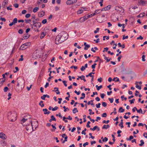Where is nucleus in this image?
<instances>
[{"label":"nucleus","instance_id":"obj_34","mask_svg":"<svg viewBox=\"0 0 147 147\" xmlns=\"http://www.w3.org/2000/svg\"><path fill=\"white\" fill-rule=\"evenodd\" d=\"M79 20L80 22H82L84 21L83 17L80 18Z\"/></svg>","mask_w":147,"mask_h":147},{"label":"nucleus","instance_id":"obj_10","mask_svg":"<svg viewBox=\"0 0 147 147\" xmlns=\"http://www.w3.org/2000/svg\"><path fill=\"white\" fill-rule=\"evenodd\" d=\"M8 1L7 0H4L2 4V6L4 8L5 7V5L8 3Z\"/></svg>","mask_w":147,"mask_h":147},{"label":"nucleus","instance_id":"obj_46","mask_svg":"<svg viewBox=\"0 0 147 147\" xmlns=\"http://www.w3.org/2000/svg\"><path fill=\"white\" fill-rule=\"evenodd\" d=\"M30 14L29 13H27L25 17L26 18H28L30 17Z\"/></svg>","mask_w":147,"mask_h":147},{"label":"nucleus","instance_id":"obj_53","mask_svg":"<svg viewBox=\"0 0 147 147\" xmlns=\"http://www.w3.org/2000/svg\"><path fill=\"white\" fill-rule=\"evenodd\" d=\"M107 113H103L102 115V117H107Z\"/></svg>","mask_w":147,"mask_h":147},{"label":"nucleus","instance_id":"obj_33","mask_svg":"<svg viewBox=\"0 0 147 147\" xmlns=\"http://www.w3.org/2000/svg\"><path fill=\"white\" fill-rule=\"evenodd\" d=\"M133 139V137L132 136H131L129 137V138H127L126 139L127 140H131Z\"/></svg>","mask_w":147,"mask_h":147},{"label":"nucleus","instance_id":"obj_50","mask_svg":"<svg viewBox=\"0 0 147 147\" xmlns=\"http://www.w3.org/2000/svg\"><path fill=\"white\" fill-rule=\"evenodd\" d=\"M99 30V28H97L96 30L94 31V33L95 34L97 32H98Z\"/></svg>","mask_w":147,"mask_h":147},{"label":"nucleus","instance_id":"obj_59","mask_svg":"<svg viewBox=\"0 0 147 147\" xmlns=\"http://www.w3.org/2000/svg\"><path fill=\"white\" fill-rule=\"evenodd\" d=\"M105 96V95L104 94H101L100 96L102 98H103L104 96Z\"/></svg>","mask_w":147,"mask_h":147},{"label":"nucleus","instance_id":"obj_38","mask_svg":"<svg viewBox=\"0 0 147 147\" xmlns=\"http://www.w3.org/2000/svg\"><path fill=\"white\" fill-rule=\"evenodd\" d=\"M9 90V88L7 86L5 87L4 89V92H6Z\"/></svg>","mask_w":147,"mask_h":147},{"label":"nucleus","instance_id":"obj_30","mask_svg":"<svg viewBox=\"0 0 147 147\" xmlns=\"http://www.w3.org/2000/svg\"><path fill=\"white\" fill-rule=\"evenodd\" d=\"M86 129L85 128L84 129L82 132V134L85 135L86 134V133L85 132L86 130Z\"/></svg>","mask_w":147,"mask_h":147},{"label":"nucleus","instance_id":"obj_5","mask_svg":"<svg viewBox=\"0 0 147 147\" xmlns=\"http://www.w3.org/2000/svg\"><path fill=\"white\" fill-rule=\"evenodd\" d=\"M16 82L17 83V84L15 88V89L17 92H19L22 90V88H19L20 83L18 81H17Z\"/></svg>","mask_w":147,"mask_h":147},{"label":"nucleus","instance_id":"obj_13","mask_svg":"<svg viewBox=\"0 0 147 147\" xmlns=\"http://www.w3.org/2000/svg\"><path fill=\"white\" fill-rule=\"evenodd\" d=\"M54 89L55 90L56 89V90H53V91H54L55 92H56V93L57 94H59L60 93V92L59 91V88L57 87H55L54 88Z\"/></svg>","mask_w":147,"mask_h":147},{"label":"nucleus","instance_id":"obj_4","mask_svg":"<svg viewBox=\"0 0 147 147\" xmlns=\"http://www.w3.org/2000/svg\"><path fill=\"white\" fill-rule=\"evenodd\" d=\"M30 123L31 124L32 128H33V127L34 126L35 129L37 127L38 125V121L36 120H35V121H33L32 122V121H30Z\"/></svg>","mask_w":147,"mask_h":147},{"label":"nucleus","instance_id":"obj_55","mask_svg":"<svg viewBox=\"0 0 147 147\" xmlns=\"http://www.w3.org/2000/svg\"><path fill=\"white\" fill-rule=\"evenodd\" d=\"M32 85H31L30 86V87H26V88L28 91H29L30 90V89L32 87Z\"/></svg>","mask_w":147,"mask_h":147},{"label":"nucleus","instance_id":"obj_39","mask_svg":"<svg viewBox=\"0 0 147 147\" xmlns=\"http://www.w3.org/2000/svg\"><path fill=\"white\" fill-rule=\"evenodd\" d=\"M23 30L22 29H20L18 31V33L20 34H22L23 33Z\"/></svg>","mask_w":147,"mask_h":147},{"label":"nucleus","instance_id":"obj_9","mask_svg":"<svg viewBox=\"0 0 147 147\" xmlns=\"http://www.w3.org/2000/svg\"><path fill=\"white\" fill-rule=\"evenodd\" d=\"M45 13V11H42L39 13L38 16L40 17H42L44 15Z\"/></svg>","mask_w":147,"mask_h":147},{"label":"nucleus","instance_id":"obj_41","mask_svg":"<svg viewBox=\"0 0 147 147\" xmlns=\"http://www.w3.org/2000/svg\"><path fill=\"white\" fill-rule=\"evenodd\" d=\"M118 26H119V27H121V26H122L123 27V28H125V26H124V24H118Z\"/></svg>","mask_w":147,"mask_h":147},{"label":"nucleus","instance_id":"obj_57","mask_svg":"<svg viewBox=\"0 0 147 147\" xmlns=\"http://www.w3.org/2000/svg\"><path fill=\"white\" fill-rule=\"evenodd\" d=\"M103 0H100V1L99 2V3L100 4V6L102 7L103 5L102 3L103 2Z\"/></svg>","mask_w":147,"mask_h":147},{"label":"nucleus","instance_id":"obj_51","mask_svg":"<svg viewBox=\"0 0 147 147\" xmlns=\"http://www.w3.org/2000/svg\"><path fill=\"white\" fill-rule=\"evenodd\" d=\"M105 37H106V39L107 40H108L109 39V36H104L103 37V40H105Z\"/></svg>","mask_w":147,"mask_h":147},{"label":"nucleus","instance_id":"obj_27","mask_svg":"<svg viewBox=\"0 0 147 147\" xmlns=\"http://www.w3.org/2000/svg\"><path fill=\"white\" fill-rule=\"evenodd\" d=\"M90 47V46L89 45H87L84 47V49L85 50H87L88 49V48Z\"/></svg>","mask_w":147,"mask_h":147},{"label":"nucleus","instance_id":"obj_24","mask_svg":"<svg viewBox=\"0 0 147 147\" xmlns=\"http://www.w3.org/2000/svg\"><path fill=\"white\" fill-rule=\"evenodd\" d=\"M145 15V13H141L140 14H139L138 16V17H144Z\"/></svg>","mask_w":147,"mask_h":147},{"label":"nucleus","instance_id":"obj_60","mask_svg":"<svg viewBox=\"0 0 147 147\" xmlns=\"http://www.w3.org/2000/svg\"><path fill=\"white\" fill-rule=\"evenodd\" d=\"M99 40H100L99 38H97L96 40H94V41L96 43H98L100 42Z\"/></svg>","mask_w":147,"mask_h":147},{"label":"nucleus","instance_id":"obj_62","mask_svg":"<svg viewBox=\"0 0 147 147\" xmlns=\"http://www.w3.org/2000/svg\"><path fill=\"white\" fill-rule=\"evenodd\" d=\"M0 20L4 22H5L6 21V19L5 18H2L1 17L0 18Z\"/></svg>","mask_w":147,"mask_h":147},{"label":"nucleus","instance_id":"obj_63","mask_svg":"<svg viewBox=\"0 0 147 147\" xmlns=\"http://www.w3.org/2000/svg\"><path fill=\"white\" fill-rule=\"evenodd\" d=\"M63 83L64 86H67V85L66 84L67 82L65 80H64L63 81Z\"/></svg>","mask_w":147,"mask_h":147},{"label":"nucleus","instance_id":"obj_17","mask_svg":"<svg viewBox=\"0 0 147 147\" xmlns=\"http://www.w3.org/2000/svg\"><path fill=\"white\" fill-rule=\"evenodd\" d=\"M66 3L67 5H70L73 4L71 0H67L66 2Z\"/></svg>","mask_w":147,"mask_h":147},{"label":"nucleus","instance_id":"obj_31","mask_svg":"<svg viewBox=\"0 0 147 147\" xmlns=\"http://www.w3.org/2000/svg\"><path fill=\"white\" fill-rule=\"evenodd\" d=\"M44 69H41V72H40V76H42L43 75V74L44 73Z\"/></svg>","mask_w":147,"mask_h":147},{"label":"nucleus","instance_id":"obj_48","mask_svg":"<svg viewBox=\"0 0 147 147\" xmlns=\"http://www.w3.org/2000/svg\"><path fill=\"white\" fill-rule=\"evenodd\" d=\"M108 99L110 101V103H112L113 102V98H109Z\"/></svg>","mask_w":147,"mask_h":147},{"label":"nucleus","instance_id":"obj_61","mask_svg":"<svg viewBox=\"0 0 147 147\" xmlns=\"http://www.w3.org/2000/svg\"><path fill=\"white\" fill-rule=\"evenodd\" d=\"M119 125L121 128H122L123 127V123L122 122H121L119 124Z\"/></svg>","mask_w":147,"mask_h":147},{"label":"nucleus","instance_id":"obj_54","mask_svg":"<svg viewBox=\"0 0 147 147\" xmlns=\"http://www.w3.org/2000/svg\"><path fill=\"white\" fill-rule=\"evenodd\" d=\"M143 38V37L141 36H140L139 37L137 38V39L138 40L141 39L142 40Z\"/></svg>","mask_w":147,"mask_h":147},{"label":"nucleus","instance_id":"obj_20","mask_svg":"<svg viewBox=\"0 0 147 147\" xmlns=\"http://www.w3.org/2000/svg\"><path fill=\"white\" fill-rule=\"evenodd\" d=\"M109 127H110V126L109 125H104L102 127V129H107L108 128H109Z\"/></svg>","mask_w":147,"mask_h":147},{"label":"nucleus","instance_id":"obj_6","mask_svg":"<svg viewBox=\"0 0 147 147\" xmlns=\"http://www.w3.org/2000/svg\"><path fill=\"white\" fill-rule=\"evenodd\" d=\"M115 9L117 11H119L120 12L122 13H123L124 11V10L123 9V7L119 6L116 7Z\"/></svg>","mask_w":147,"mask_h":147},{"label":"nucleus","instance_id":"obj_14","mask_svg":"<svg viewBox=\"0 0 147 147\" xmlns=\"http://www.w3.org/2000/svg\"><path fill=\"white\" fill-rule=\"evenodd\" d=\"M83 11L84 10L82 9V8H80L77 11V13L78 14H80L83 12Z\"/></svg>","mask_w":147,"mask_h":147},{"label":"nucleus","instance_id":"obj_42","mask_svg":"<svg viewBox=\"0 0 147 147\" xmlns=\"http://www.w3.org/2000/svg\"><path fill=\"white\" fill-rule=\"evenodd\" d=\"M47 22V20L46 19H45L43 20L42 22V23L43 24H45Z\"/></svg>","mask_w":147,"mask_h":147},{"label":"nucleus","instance_id":"obj_26","mask_svg":"<svg viewBox=\"0 0 147 147\" xmlns=\"http://www.w3.org/2000/svg\"><path fill=\"white\" fill-rule=\"evenodd\" d=\"M32 127L30 125L27 126L26 127V129L27 131H28L30 129H31Z\"/></svg>","mask_w":147,"mask_h":147},{"label":"nucleus","instance_id":"obj_18","mask_svg":"<svg viewBox=\"0 0 147 147\" xmlns=\"http://www.w3.org/2000/svg\"><path fill=\"white\" fill-rule=\"evenodd\" d=\"M46 35V32H42L41 34V36H40V38L41 39L43 38Z\"/></svg>","mask_w":147,"mask_h":147},{"label":"nucleus","instance_id":"obj_3","mask_svg":"<svg viewBox=\"0 0 147 147\" xmlns=\"http://www.w3.org/2000/svg\"><path fill=\"white\" fill-rule=\"evenodd\" d=\"M30 42H27L22 44L20 46V49L22 50H25L28 47V46L30 45Z\"/></svg>","mask_w":147,"mask_h":147},{"label":"nucleus","instance_id":"obj_44","mask_svg":"<svg viewBox=\"0 0 147 147\" xmlns=\"http://www.w3.org/2000/svg\"><path fill=\"white\" fill-rule=\"evenodd\" d=\"M46 96L45 94H44L43 96L41 97V98L43 100H45Z\"/></svg>","mask_w":147,"mask_h":147},{"label":"nucleus","instance_id":"obj_47","mask_svg":"<svg viewBox=\"0 0 147 147\" xmlns=\"http://www.w3.org/2000/svg\"><path fill=\"white\" fill-rule=\"evenodd\" d=\"M58 109V107L57 106H55L54 108L52 109L53 111H55L57 110Z\"/></svg>","mask_w":147,"mask_h":147},{"label":"nucleus","instance_id":"obj_58","mask_svg":"<svg viewBox=\"0 0 147 147\" xmlns=\"http://www.w3.org/2000/svg\"><path fill=\"white\" fill-rule=\"evenodd\" d=\"M70 68L71 69L74 68L75 69H77L78 68V67L73 65Z\"/></svg>","mask_w":147,"mask_h":147},{"label":"nucleus","instance_id":"obj_52","mask_svg":"<svg viewBox=\"0 0 147 147\" xmlns=\"http://www.w3.org/2000/svg\"><path fill=\"white\" fill-rule=\"evenodd\" d=\"M102 105L104 107H106L107 106V104L105 102L102 103Z\"/></svg>","mask_w":147,"mask_h":147},{"label":"nucleus","instance_id":"obj_43","mask_svg":"<svg viewBox=\"0 0 147 147\" xmlns=\"http://www.w3.org/2000/svg\"><path fill=\"white\" fill-rule=\"evenodd\" d=\"M51 118L52 119V120L53 121H56V119L54 117V116L53 115H52L51 116Z\"/></svg>","mask_w":147,"mask_h":147},{"label":"nucleus","instance_id":"obj_11","mask_svg":"<svg viewBox=\"0 0 147 147\" xmlns=\"http://www.w3.org/2000/svg\"><path fill=\"white\" fill-rule=\"evenodd\" d=\"M30 35H29L28 33L24 34V38L25 39H27L29 37Z\"/></svg>","mask_w":147,"mask_h":147},{"label":"nucleus","instance_id":"obj_2","mask_svg":"<svg viewBox=\"0 0 147 147\" xmlns=\"http://www.w3.org/2000/svg\"><path fill=\"white\" fill-rule=\"evenodd\" d=\"M16 113L15 112L11 113L9 112L8 113L7 118L9 120L11 121H14L16 119Z\"/></svg>","mask_w":147,"mask_h":147},{"label":"nucleus","instance_id":"obj_29","mask_svg":"<svg viewBox=\"0 0 147 147\" xmlns=\"http://www.w3.org/2000/svg\"><path fill=\"white\" fill-rule=\"evenodd\" d=\"M137 111L138 113H140L141 114L143 113V111H142L141 108H140L139 110L137 109Z\"/></svg>","mask_w":147,"mask_h":147},{"label":"nucleus","instance_id":"obj_37","mask_svg":"<svg viewBox=\"0 0 147 147\" xmlns=\"http://www.w3.org/2000/svg\"><path fill=\"white\" fill-rule=\"evenodd\" d=\"M95 13H93L91 14L88 16H87V17H88V18H89L92 16H95Z\"/></svg>","mask_w":147,"mask_h":147},{"label":"nucleus","instance_id":"obj_32","mask_svg":"<svg viewBox=\"0 0 147 147\" xmlns=\"http://www.w3.org/2000/svg\"><path fill=\"white\" fill-rule=\"evenodd\" d=\"M5 79L1 78L0 79V83L3 84L5 81Z\"/></svg>","mask_w":147,"mask_h":147},{"label":"nucleus","instance_id":"obj_7","mask_svg":"<svg viewBox=\"0 0 147 147\" xmlns=\"http://www.w3.org/2000/svg\"><path fill=\"white\" fill-rule=\"evenodd\" d=\"M138 2L139 5L142 6H144L145 4L147 3V1H144L142 0H138Z\"/></svg>","mask_w":147,"mask_h":147},{"label":"nucleus","instance_id":"obj_25","mask_svg":"<svg viewBox=\"0 0 147 147\" xmlns=\"http://www.w3.org/2000/svg\"><path fill=\"white\" fill-rule=\"evenodd\" d=\"M92 74H95V73L91 72L88 74V75L89 76L92 77V79H93V78H94V76L92 75Z\"/></svg>","mask_w":147,"mask_h":147},{"label":"nucleus","instance_id":"obj_23","mask_svg":"<svg viewBox=\"0 0 147 147\" xmlns=\"http://www.w3.org/2000/svg\"><path fill=\"white\" fill-rule=\"evenodd\" d=\"M124 111V109H123L122 107H120L119 110V111L120 113H123V112Z\"/></svg>","mask_w":147,"mask_h":147},{"label":"nucleus","instance_id":"obj_64","mask_svg":"<svg viewBox=\"0 0 147 147\" xmlns=\"http://www.w3.org/2000/svg\"><path fill=\"white\" fill-rule=\"evenodd\" d=\"M108 140V138H106V137H105L104 139H103L102 141L103 142H107V141Z\"/></svg>","mask_w":147,"mask_h":147},{"label":"nucleus","instance_id":"obj_19","mask_svg":"<svg viewBox=\"0 0 147 147\" xmlns=\"http://www.w3.org/2000/svg\"><path fill=\"white\" fill-rule=\"evenodd\" d=\"M43 101H40V102L39 103V105L41 107H43L45 105L43 103Z\"/></svg>","mask_w":147,"mask_h":147},{"label":"nucleus","instance_id":"obj_21","mask_svg":"<svg viewBox=\"0 0 147 147\" xmlns=\"http://www.w3.org/2000/svg\"><path fill=\"white\" fill-rule=\"evenodd\" d=\"M39 9V7H34L33 10V11L34 13L36 12Z\"/></svg>","mask_w":147,"mask_h":147},{"label":"nucleus","instance_id":"obj_36","mask_svg":"<svg viewBox=\"0 0 147 147\" xmlns=\"http://www.w3.org/2000/svg\"><path fill=\"white\" fill-rule=\"evenodd\" d=\"M18 20L16 18H15L13 20V22L15 24L17 22Z\"/></svg>","mask_w":147,"mask_h":147},{"label":"nucleus","instance_id":"obj_1","mask_svg":"<svg viewBox=\"0 0 147 147\" xmlns=\"http://www.w3.org/2000/svg\"><path fill=\"white\" fill-rule=\"evenodd\" d=\"M68 35L65 32H63L59 33L55 39V43L57 45L62 43L68 38Z\"/></svg>","mask_w":147,"mask_h":147},{"label":"nucleus","instance_id":"obj_45","mask_svg":"<svg viewBox=\"0 0 147 147\" xmlns=\"http://www.w3.org/2000/svg\"><path fill=\"white\" fill-rule=\"evenodd\" d=\"M64 138L65 139L62 142V143H64L65 142L67 141V136L65 137Z\"/></svg>","mask_w":147,"mask_h":147},{"label":"nucleus","instance_id":"obj_22","mask_svg":"<svg viewBox=\"0 0 147 147\" xmlns=\"http://www.w3.org/2000/svg\"><path fill=\"white\" fill-rule=\"evenodd\" d=\"M75 114L76 113L78 112V111L76 108H74L72 111Z\"/></svg>","mask_w":147,"mask_h":147},{"label":"nucleus","instance_id":"obj_40","mask_svg":"<svg viewBox=\"0 0 147 147\" xmlns=\"http://www.w3.org/2000/svg\"><path fill=\"white\" fill-rule=\"evenodd\" d=\"M135 100V99L134 98H133L132 100H129V102H130V104H132L134 103Z\"/></svg>","mask_w":147,"mask_h":147},{"label":"nucleus","instance_id":"obj_28","mask_svg":"<svg viewBox=\"0 0 147 147\" xmlns=\"http://www.w3.org/2000/svg\"><path fill=\"white\" fill-rule=\"evenodd\" d=\"M100 10V9H98L97 10H96L95 11L94 13H95V15L96 14H97L98 13H100V12H99V11Z\"/></svg>","mask_w":147,"mask_h":147},{"label":"nucleus","instance_id":"obj_56","mask_svg":"<svg viewBox=\"0 0 147 147\" xmlns=\"http://www.w3.org/2000/svg\"><path fill=\"white\" fill-rule=\"evenodd\" d=\"M13 6L16 8H17L18 7L19 5L18 3H15L13 4Z\"/></svg>","mask_w":147,"mask_h":147},{"label":"nucleus","instance_id":"obj_35","mask_svg":"<svg viewBox=\"0 0 147 147\" xmlns=\"http://www.w3.org/2000/svg\"><path fill=\"white\" fill-rule=\"evenodd\" d=\"M138 82H136V88H138L140 90L141 88V86H139L137 84L138 83Z\"/></svg>","mask_w":147,"mask_h":147},{"label":"nucleus","instance_id":"obj_16","mask_svg":"<svg viewBox=\"0 0 147 147\" xmlns=\"http://www.w3.org/2000/svg\"><path fill=\"white\" fill-rule=\"evenodd\" d=\"M103 56L104 57V59L105 60L107 61V62H109L111 60V58H110L109 59V57H106L105 55H103Z\"/></svg>","mask_w":147,"mask_h":147},{"label":"nucleus","instance_id":"obj_8","mask_svg":"<svg viewBox=\"0 0 147 147\" xmlns=\"http://www.w3.org/2000/svg\"><path fill=\"white\" fill-rule=\"evenodd\" d=\"M0 138L3 139L5 140L6 139V136L4 133L2 132L0 133Z\"/></svg>","mask_w":147,"mask_h":147},{"label":"nucleus","instance_id":"obj_15","mask_svg":"<svg viewBox=\"0 0 147 147\" xmlns=\"http://www.w3.org/2000/svg\"><path fill=\"white\" fill-rule=\"evenodd\" d=\"M111 5H109L105 7L104 8V9H105V11H107L109 10L111 8Z\"/></svg>","mask_w":147,"mask_h":147},{"label":"nucleus","instance_id":"obj_49","mask_svg":"<svg viewBox=\"0 0 147 147\" xmlns=\"http://www.w3.org/2000/svg\"><path fill=\"white\" fill-rule=\"evenodd\" d=\"M145 56L144 55H143L142 56V60L143 61H145Z\"/></svg>","mask_w":147,"mask_h":147},{"label":"nucleus","instance_id":"obj_12","mask_svg":"<svg viewBox=\"0 0 147 147\" xmlns=\"http://www.w3.org/2000/svg\"><path fill=\"white\" fill-rule=\"evenodd\" d=\"M41 23L40 22H37V23H36V26L35 27H36V28H39L41 27Z\"/></svg>","mask_w":147,"mask_h":147}]
</instances>
